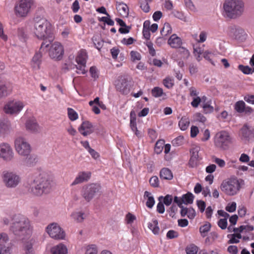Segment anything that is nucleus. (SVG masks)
<instances>
[{"instance_id":"obj_15","label":"nucleus","mask_w":254,"mask_h":254,"mask_svg":"<svg viewBox=\"0 0 254 254\" xmlns=\"http://www.w3.org/2000/svg\"><path fill=\"white\" fill-rule=\"evenodd\" d=\"M14 157V153L10 145L7 143L0 144V158L5 161H10Z\"/></svg>"},{"instance_id":"obj_9","label":"nucleus","mask_w":254,"mask_h":254,"mask_svg":"<svg viewBox=\"0 0 254 254\" xmlns=\"http://www.w3.org/2000/svg\"><path fill=\"white\" fill-rule=\"evenodd\" d=\"M101 187L97 184H90L82 187L81 194L85 200L89 202L97 194L100 192Z\"/></svg>"},{"instance_id":"obj_29","label":"nucleus","mask_w":254,"mask_h":254,"mask_svg":"<svg viewBox=\"0 0 254 254\" xmlns=\"http://www.w3.org/2000/svg\"><path fill=\"white\" fill-rule=\"evenodd\" d=\"M87 55L85 50H81L75 58L77 64H86Z\"/></svg>"},{"instance_id":"obj_53","label":"nucleus","mask_w":254,"mask_h":254,"mask_svg":"<svg viewBox=\"0 0 254 254\" xmlns=\"http://www.w3.org/2000/svg\"><path fill=\"white\" fill-rule=\"evenodd\" d=\"M136 219L135 215L131 213L128 212L126 215L125 220L127 224H132L134 220Z\"/></svg>"},{"instance_id":"obj_8","label":"nucleus","mask_w":254,"mask_h":254,"mask_svg":"<svg viewBox=\"0 0 254 254\" xmlns=\"http://www.w3.org/2000/svg\"><path fill=\"white\" fill-rule=\"evenodd\" d=\"M231 143V137L228 132L222 130L216 134L214 144L218 148L223 150L227 149Z\"/></svg>"},{"instance_id":"obj_45","label":"nucleus","mask_w":254,"mask_h":254,"mask_svg":"<svg viewBox=\"0 0 254 254\" xmlns=\"http://www.w3.org/2000/svg\"><path fill=\"white\" fill-rule=\"evenodd\" d=\"M164 146L163 140H159L157 141L154 148V151L157 154H160L163 150Z\"/></svg>"},{"instance_id":"obj_13","label":"nucleus","mask_w":254,"mask_h":254,"mask_svg":"<svg viewBox=\"0 0 254 254\" xmlns=\"http://www.w3.org/2000/svg\"><path fill=\"white\" fill-rule=\"evenodd\" d=\"M227 33L233 39L243 42L247 39V34L245 30L240 27L232 25L228 28Z\"/></svg>"},{"instance_id":"obj_42","label":"nucleus","mask_w":254,"mask_h":254,"mask_svg":"<svg viewBox=\"0 0 254 254\" xmlns=\"http://www.w3.org/2000/svg\"><path fill=\"white\" fill-rule=\"evenodd\" d=\"M211 101H207L206 103H203L202 108L205 114L211 113L214 110L213 107L211 105Z\"/></svg>"},{"instance_id":"obj_34","label":"nucleus","mask_w":254,"mask_h":254,"mask_svg":"<svg viewBox=\"0 0 254 254\" xmlns=\"http://www.w3.org/2000/svg\"><path fill=\"white\" fill-rule=\"evenodd\" d=\"M42 54L40 52L35 53L32 60V65L33 68L38 69L41 63Z\"/></svg>"},{"instance_id":"obj_16","label":"nucleus","mask_w":254,"mask_h":254,"mask_svg":"<svg viewBox=\"0 0 254 254\" xmlns=\"http://www.w3.org/2000/svg\"><path fill=\"white\" fill-rule=\"evenodd\" d=\"M193 198V195L191 192H188L186 194H183L182 197L175 196L174 203L177 204L179 207H181V205L183 203L185 204L192 203Z\"/></svg>"},{"instance_id":"obj_56","label":"nucleus","mask_w":254,"mask_h":254,"mask_svg":"<svg viewBox=\"0 0 254 254\" xmlns=\"http://www.w3.org/2000/svg\"><path fill=\"white\" fill-rule=\"evenodd\" d=\"M207 33L204 31H202L200 32L199 35V39L197 40L198 43H203L207 39Z\"/></svg>"},{"instance_id":"obj_63","label":"nucleus","mask_w":254,"mask_h":254,"mask_svg":"<svg viewBox=\"0 0 254 254\" xmlns=\"http://www.w3.org/2000/svg\"><path fill=\"white\" fill-rule=\"evenodd\" d=\"M201 101V99L199 97H193L192 101L190 104L194 108H197L200 103Z\"/></svg>"},{"instance_id":"obj_55","label":"nucleus","mask_w":254,"mask_h":254,"mask_svg":"<svg viewBox=\"0 0 254 254\" xmlns=\"http://www.w3.org/2000/svg\"><path fill=\"white\" fill-rule=\"evenodd\" d=\"M149 183L154 188L158 187L159 185L158 178L156 176H152L149 180Z\"/></svg>"},{"instance_id":"obj_32","label":"nucleus","mask_w":254,"mask_h":254,"mask_svg":"<svg viewBox=\"0 0 254 254\" xmlns=\"http://www.w3.org/2000/svg\"><path fill=\"white\" fill-rule=\"evenodd\" d=\"M144 197L147 198L146 202V206L149 208H152L155 204V200L151 193L149 191H145Z\"/></svg>"},{"instance_id":"obj_5","label":"nucleus","mask_w":254,"mask_h":254,"mask_svg":"<svg viewBox=\"0 0 254 254\" xmlns=\"http://www.w3.org/2000/svg\"><path fill=\"white\" fill-rule=\"evenodd\" d=\"M221 191L229 196L238 194L241 189L239 180L236 177H231L222 181L220 185Z\"/></svg>"},{"instance_id":"obj_1","label":"nucleus","mask_w":254,"mask_h":254,"mask_svg":"<svg viewBox=\"0 0 254 254\" xmlns=\"http://www.w3.org/2000/svg\"><path fill=\"white\" fill-rule=\"evenodd\" d=\"M34 22L33 32L35 36L39 39L45 40L49 38L48 42L44 41L41 44L40 49L44 50L49 47L51 42L53 40L52 25L45 18L39 17H35Z\"/></svg>"},{"instance_id":"obj_30","label":"nucleus","mask_w":254,"mask_h":254,"mask_svg":"<svg viewBox=\"0 0 254 254\" xmlns=\"http://www.w3.org/2000/svg\"><path fill=\"white\" fill-rule=\"evenodd\" d=\"M160 177L162 179L170 180L173 179V176L170 170L164 168L160 172Z\"/></svg>"},{"instance_id":"obj_2","label":"nucleus","mask_w":254,"mask_h":254,"mask_svg":"<svg viewBox=\"0 0 254 254\" xmlns=\"http://www.w3.org/2000/svg\"><path fill=\"white\" fill-rule=\"evenodd\" d=\"M52 186L51 180L46 176H39L29 180L25 185V188L28 192L32 195L39 196L49 192Z\"/></svg>"},{"instance_id":"obj_54","label":"nucleus","mask_w":254,"mask_h":254,"mask_svg":"<svg viewBox=\"0 0 254 254\" xmlns=\"http://www.w3.org/2000/svg\"><path fill=\"white\" fill-rule=\"evenodd\" d=\"M239 70L242 71L244 74H249L252 73V69L249 66H245L240 64L238 66Z\"/></svg>"},{"instance_id":"obj_36","label":"nucleus","mask_w":254,"mask_h":254,"mask_svg":"<svg viewBox=\"0 0 254 254\" xmlns=\"http://www.w3.org/2000/svg\"><path fill=\"white\" fill-rule=\"evenodd\" d=\"M211 225L210 223L206 222L199 228V232L203 238L206 236L208 232L210 231Z\"/></svg>"},{"instance_id":"obj_41","label":"nucleus","mask_w":254,"mask_h":254,"mask_svg":"<svg viewBox=\"0 0 254 254\" xmlns=\"http://www.w3.org/2000/svg\"><path fill=\"white\" fill-rule=\"evenodd\" d=\"M172 31V27L170 24L168 23H165L163 27L161 30L160 33L162 36H166L167 35L171 33Z\"/></svg>"},{"instance_id":"obj_39","label":"nucleus","mask_w":254,"mask_h":254,"mask_svg":"<svg viewBox=\"0 0 254 254\" xmlns=\"http://www.w3.org/2000/svg\"><path fill=\"white\" fill-rule=\"evenodd\" d=\"M9 237L7 233H0V248L7 246L6 244L9 241Z\"/></svg>"},{"instance_id":"obj_40","label":"nucleus","mask_w":254,"mask_h":254,"mask_svg":"<svg viewBox=\"0 0 254 254\" xmlns=\"http://www.w3.org/2000/svg\"><path fill=\"white\" fill-rule=\"evenodd\" d=\"M246 104L243 101H239L236 103L235 105V110L240 113L244 112Z\"/></svg>"},{"instance_id":"obj_19","label":"nucleus","mask_w":254,"mask_h":254,"mask_svg":"<svg viewBox=\"0 0 254 254\" xmlns=\"http://www.w3.org/2000/svg\"><path fill=\"white\" fill-rule=\"evenodd\" d=\"M90 172H80L78 173L74 180L72 182L71 186H75L77 184L88 181L91 177Z\"/></svg>"},{"instance_id":"obj_59","label":"nucleus","mask_w":254,"mask_h":254,"mask_svg":"<svg viewBox=\"0 0 254 254\" xmlns=\"http://www.w3.org/2000/svg\"><path fill=\"white\" fill-rule=\"evenodd\" d=\"M199 160V159L195 158H193V157H190L188 164L189 167L191 168H194L196 167L198 164Z\"/></svg>"},{"instance_id":"obj_10","label":"nucleus","mask_w":254,"mask_h":254,"mask_svg":"<svg viewBox=\"0 0 254 254\" xmlns=\"http://www.w3.org/2000/svg\"><path fill=\"white\" fill-rule=\"evenodd\" d=\"M2 178L4 185L8 188H15L21 181L20 176L13 172L4 171Z\"/></svg>"},{"instance_id":"obj_48","label":"nucleus","mask_w":254,"mask_h":254,"mask_svg":"<svg viewBox=\"0 0 254 254\" xmlns=\"http://www.w3.org/2000/svg\"><path fill=\"white\" fill-rule=\"evenodd\" d=\"M76 68V73L77 74H85L87 70H85L86 64H77L75 65Z\"/></svg>"},{"instance_id":"obj_12","label":"nucleus","mask_w":254,"mask_h":254,"mask_svg":"<svg viewBox=\"0 0 254 254\" xmlns=\"http://www.w3.org/2000/svg\"><path fill=\"white\" fill-rule=\"evenodd\" d=\"M24 103L20 101L13 100L7 102L4 106V112L10 115L16 116L22 110Z\"/></svg>"},{"instance_id":"obj_3","label":"nucleus","mask_w":254,"mask_h":254,"mask_svg":"<svg viewBox=\"0 0 254 254\" xmlns=\"http://www.w3.org/2000/svg\"><path fill=\"white\" fill-rule=\"evenodd\" d=\"M10 230L15 235L23 237L31 234L32 227L28 218L21 214H16L12 218Z\"/></svg>"},{"instance_id":"obj_58","label":"nucleus","mask_w":254,"mask_h":254,"mask_svg":"<svg viewBox=\"0 0 254 254\" xmlns=\"http://www.w3.org/2000/svg\"><path fill=\"white\" fill-rule=\"evenodd\" d=\"M145 44L148 48L149 54L152 56H154L155 55L156 52H155V49L153 48V43L152 42H151L150 41H147L146 42Z\"/></svg>"},{"instance_id":"obj_4","label":"nucleus","mask_w":254,"mask_h":254,"mask_svg":"<svg viewBox=\"0 0 254 254\" xmlns=\"http://www.w3.org/2000/svg\"><path fill=\"white\" fill-rule=\"evenodd\" d=\"M244 8L243 0H224L222 13L227 18L236 19L243 15Z\"/></svg>"},{"instance_id":"obj_47","label":"nucleus","mask_w":254,"mask_h":254,"mask_svg":"<svg viewBox=\"0 0 254 254\" xmlns=\"http://www.w3.org/2000/svg\"><path fill=\"white\" fill-rule=\"evenodd\" d=\"M164 85L168 89L174 86V79L170 77H167L163 80Z\"/></svg>"},{"instance_id":"obj_20","label":"nucleus","mask_w":254,"mask_h":254,"mask_svg":"<svg viewBox=\"0 0 254 254\" xmlns=\"http://www.w3.org/2000/svg\"><path fill=\"white\" fill-rule=\"evenodd\" d=\"M79 132L84 136H87L94 131L93 126L88 121L83 122L78 128Z\"/></svg>"},{"instance_id":"obj_46","label":"nucleus","mask_w":254,"mask_h":254,"mask_svg":"<svg viewBox=\"0 0 254 254\" xmlns=\"http://www.w3.org/2000/svg\"><path fill=\"white\" fill-rule=\"evenodd\" d=\"M163 94V89L159 87H155L152 90V94L156 98L161 97Z\"/></svg>"},{"instance_id":"obj_35","label":"nucleus","mask_w":254,"mask_h":254,"mask_svg":"<svg viewBox=\"0 0 254 254\" xmlns=\"http://www.w3.org/2000/svg\"><path fill=\"white\" fill-rule=\"evenodd\" d=\"M174 197L171 194H167L165 196H160L158 198V200L159 201H161L163 199V203L166 206H170L173 201L174 202Z\"/></svg>"},{"instance_id":"obj_49","label":"nucleus","mask_w":254,"mask_h":254,"mask_svg":"<svg viewBox=\"0 0 254 254\" xmlns=\"http://www.w3.org/2000/svg\"><path fill=\"white\" fill-rule=\"evenodd\" d=\"M200 151V147L199 146H194L190 150V157H193V158H197L199 159L198 153Z\"/></svg>"},{"instance_id":"obj_27","label":"nucleus","mask_w":254,"mask_h":254,"mask_svg":"<svg viewBox=\"0 0 254 254\" xmlns=\"http://www.w3.org/2000/svg\"><path fill=\"white\" fill-rule=\"evenodd\" d=\"M24 159L23 160V164L27 167L33 166L36 164L37 162V159L35 155L29 153L28 155L23 156Z\"/></svg>"},{"instance_id":"obj_7","label":"nucleus","mask_w":254,"mask_h":254,"mask_svg":"<svg viewBox=\"0 0 254 254\" xmlns=\"http://www.w3.org/2000/svg\"><path fill=\"white\" fill-rule=\"evenodd\" d=\"M14 147L16 152L21 156L28 155L31 151V147L27 140L21 136L14 140Z\"/></svg>"},{"instance_id":"obj_26","label":"nucleus","mask_w":254,"mask_h":254,"mask_svg":"<svg viewBox=\"0 0 254 254\" xmlns=\"http://www.w3.org/2000/svg\"><path fill=\"white\" fill-rule=\"evenodd\" d=\"M70 217L77 223H81L86 217V215L83 210H77L72 212Z\"/></svg>"},{"instance_id":"obj_25","label":"nucleus","mask_w":254,"mask_h":254,"mask_svg":"<svg viewBox=\"0 0 254 254\" xmlns=\"http://www.w3.org/2000/svg\"><path fill=\"white\" fill-rule=\"evenodd\" d=\"M253 129H251L247 125H245L240 130L242 139L249 141L252 138Z\"/></svg>"},{"instance_id":"obj_28","label":"nucleus","mask_w":254,"mask_h":254,"mask_svg":"<svg viewBox=\"0 0 254 254\" xmlns=\"http://www.w3.org/2000/svg\"><path fill=\"white\" fill-rule=\"evenodd\" d=\"M51 252V254H67V249L65 245L60 244L53 247Z\"/></svg>"},{"instance_id":"obj_64","label":"nucleus","mask_w":254,"mask_h":254,"mask_svg":"<svg viewBox=\"0 0 254 254\" xmlns=\"http://www.w3.org/2000/svg\"><path fill=\"white\" fill-rule=\"evenodd\" d=\"M227 251L231 254H237L238 253L237 247L234 245L229 246L227 248Z\"/></svg>"},{"instance_id":"obj_33","label":"nucleus","mask_w":254,"mask_h":254,"mask_svg":"<svg viewBox=\"0 0 254 254\" xmlns=\"http://www.w3.org/2000/svg\"><path fill=\"white\" fill-rule=\"evenodd\" d=\"M117 9L120 14L123 16H127L128 14V8L126 4L123 2H117Z\"/></svg>"},{"instance_id":"obj_17","label":"nucleus","mask_w":254,"mask_h":254,"mask_svg":"<svg viewBox=\"0 0 254 254\" xmlns=\"http://www.w3.org/2000/svg\"><path fill=\"white\" fill-rule=\"evenodd\" d=\"M12 89L13 87L10 83L0 80V99L10 95Z\"/></svg>"},{"instance_id":"obj_37","label":"nucleus","mask_w":254,"mask_h":254,"mask_svg":"<svg viewBox=\"0 0 254 254\" xmlns=\"http://www.w3.org/2000/svg\"><path fill=\"white\" fill-rule=\"evenodd\" d=\"M190 125V120L187 117H183L179 122V126L182 130H186Z\"/></svg>"},{"instance_id":"obj_14","label":"nucleus","mask_w":254,"mask_h":254,"mask_svg":"<svg viewBox=\"0 0 254 254\" xmlns=\"http://www.w3.org/2000/svg\"><path fill=\"white\" fill-rule=\"evenodd\" d=\"M64 53V48L60 43L56 42L52 44L49 49V55L51 58L56 61L61 60Z\"/></svg>"},{"instance_id":"obj_22","label":"nucleus","mask_w":254,"mask_h":254,"mask_svg":"<svg viewBox=\"0 0 254 254\" xmlns=\"http://www.w3.org/2000/svg\"><path fill=\"white\" fill-rule=\"evenodd\" d=\"M168 44L172 48H179L182 44V41L181 38L174 34L171 36L168 41Z\"/></svg>"},{"instance_id":"obj_23","label":"nucleus","mask_w":254,"mask_h":254,"mask_svg":"<svg viewBox=\"0 0 254 254\" xmlns=\"http://www.w3.org/2000/svg\"><path fill=\"white\" fill-rule=\"evenodd\" d=\"M22 254H35L32 240L23 242L22 247Z\"/></svg>"},{"instance_id":"obj_31","label":"nucleus","mask_w":254,"mask_h":254,"mask_svg":"<svg viewBox=\"0 0 254 254\" xmlns=\"http://www.w3.org/2000/svg\"><path fill=\"white\" fill-rule=\"evenodd\" d=\"M148 228L155 235H158L159 233L160 229L158 226V222L156 219H153L151 222L148 224Z\"/></svg>"},{"instance_id":"obj_51","label":"nucleus","mask_w":254,"mask_h":254,"mask_svg":"<svg viewBox=\"0 0 254 254\" xmlns=\"http://www.w3.org/2000/svg\"><path fill=\"white\" fill-rule=\"evenodd\" d=\"M98 250L95 245H90L86 247L84 254H97Z\"/></svg>"},{"instance_id":"obj_11","label":"nucleus","mask_w":254,"mask_h":254,"mask_svg":"<svg viewBox=\"0 0 254 254\" xmlns=\"http://www.w3.org/2000/svg\"><path fill=\"white\" fill-rule=\"evenodd\" d=\"M46 232L49 236L55 240H64L65 238V234L63 229L57 223L49 224L46 227Z\"/></svg>"},{"instance_id":"obj_44","label":"nucleus","mask_w":254,"mask_h":254,"mask_svg":"<svg viewBox=\"0 0 254 254\" xmlns=\"http://www.w3.org/2000/svg\"><path fill=\"white\" fill-rule=\"evenodd\" d=\"M67 114L69 119L72 121H75L78 118L77 113L72 108L67 109Z\"/></svg>"},{"instance_id":"obj_60","label":"nucleus","mask_w":254,"mask_h":254,"mask_svg":"<svg viewBox=\"0 0 254 254\" xmlns=\"http://www.w3.org/2000/svg\"><path fill=\"white\" fill-rule=\"evenodd\" d=\"M166 237L169 239H174L178 237V233L174 230H171L167 232Z\"/></svg>"},{"instance_id":"obj_52","label":"nucleus","mask_w":254,"mask_h":254,"mask_svg":"<svg viewBox=\"0 0 254 254\" xmlns=\"http://www.w3.org/2000/svg\"><path fill=\"white\" fill-rule=\"evenodd\" d=\"M237 204L235 202H231L228 203L225 207V210L229 212H234L236 211Z\"/></svg>"},{"instance_id":"obj_57","label":"nucleus","mask_w":254,"mask_h":254,"mask_svg":"<svg viewBox=\"0 0 254 254\" xmlns=\"http://www.w3.org/2000/svg\"><path fill=\"white\" fill-rule=\"evenodd\" d=\"M130 55L132 61H139L141 59V55L137 52L132 51L130 52Z\"/></svg>"},{"instance_id":"obj_21","label":"nucleus","mask_w":254,"mask_h":254,"mask_svg":"<svg viewBox=\"0 0 254 254\" xmlns=\"http://www.w3.org/2000/svg\"><path fill=\"white\" fill-rule=\"evenodd\" d=\"M11 130L10 122L5 119H0V136H4L9 134Z\"/></svg>"},{"instance_id":"obj_38","label":"nucleus","mask_w":254,"mask_h":254,"mask_svg":"<svg viewBox=\"0 0 254 254\" xmlns=\"http://www.w3.org/2000/svg\"><path fill=\"white\" fill-rule=\"evenodd\" d=\"M198 251V247L193 244L188 245L185 249L187 254H197Z\"/></svg>"},{"instance_id":"obj_62","label":"nucleus","mask_w":254,"mask_h":254,"mask_svg":"<svg viewBox=\"0 0 254 254\" xmlns=\"http://www.w3.org/2000/svg\"><path fill=\"white\" fill-rule=\"evenodd\" d=\"M218 226L222 229H225L227 227V219H220L217 223Z\"/></svg>"},{"instance_id":"obj_43","label":"nucleus","mask_w":254,"mask_h":254,"mask_svg":"<svg viewBox=\"0 0 254 254\" xmlns=\"http://www.w3.org/2000/svg\"><path fill=\"white\" fill-rule=\"evenodd\" d=\"M172 14L175 17L179 19L180 20L183 21L187 22L188 21L187 17L185 15L184 13L182 11L175 10L172 12Z\"/></svg>"},{"instance_id":"obj_6","label":"nucleus","mask_w":254,"mask_h":254,"mask_svg":"<svg viewBox=\"0 0 254 254\" xmlns=\"http://www.w3.org/2000/svg\"><path fill=\"white\" fill-rule=\"evenodd\" d=\"M32 3V0H19L14 8L15 15L18 17H26L30 11Z\"/></svg>"},{"instance_id":"obj_18","label":"nucleus","mask_w":254,"mask_h":254,"mask_svg":"<svg viewBox=\"0 0 254 254\" xmlns=\"http://www.w3.org/2000/svg\"><path fill=\"white\" fill-rule=\"evenodd\" d=\"M116 86L118 90L123 94H127L129 91L128 80L125 76H121L116 82Z\"/></svg>"},{"instance_id":"obj_50","label":"nucleus","mask_w":254,"mask_h":254,"mask_svg":"<svg viewBox=\"0 0 254 254\" xmlns=\"http://www.w3.org/2000/svg\"><path fill=\"white\" fill-rule=\"evenodd\" d=\"M186 8L191 11H195L196 8L191 0H184Z\"/></svg>"},{"instance_id":"obj_61","label":"nucleus","mask_w":254,"mask_h":254,"mask_svg":"<svg viewBox=\"0 0 254 254\" xmlns=\"http://www.w3.org/2000/svg\"><path fill=\"white\" fill-rule=\"evenodd\" d=\"M11 247L9 246L0 248V254H11Z\"/></svg>"},{"instance_id":"obj_24","label":"nucleus","mask_w":254,"mask_h":254,"mask_svg":"<svg viewBox=\"0 0 254 254\" xmlns=\"http://www.w3.org/2000/svg\"><path fill=\"white\" fill-rule=\"evenodd\" d=\"M25 127L27 130L33 132H37L40 129L39 126L35 119L28 120L26 122Z\"/></svg>"}]
</instances>
